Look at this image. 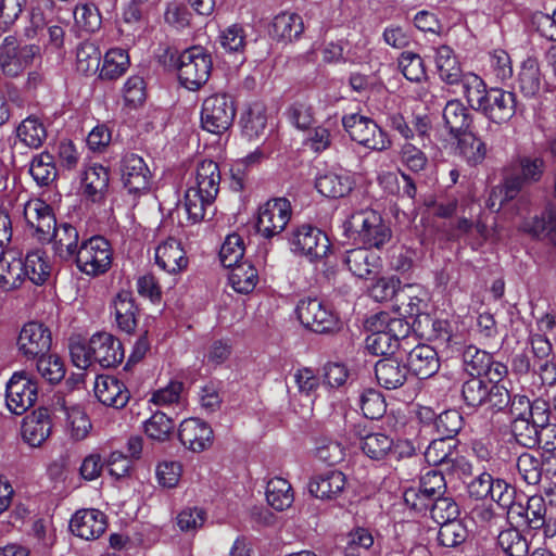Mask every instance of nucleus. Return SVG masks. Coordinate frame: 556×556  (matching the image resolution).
Listing matches in <instances>:
<instances>
[{
  "instance_id": "obj_8",
  "label": "nucleus",
  "mask_w": 556,
  "mask_h": 556,
  "mask_svg": "<svg viewBox=\"0 0 556 556\" xmlns=\"http://www.w3.org/2000/svg\"><path fill=\"white\" fill-rule=\"evenodd\" d=\"M295 313L305 328L317 333L332 332L339 325V318L331 306L317 298L301 299Z\"/></svg>"
},
{
  "instance_id": "obj_25",
  "label": "nucleus",
  "mask_w": 556,
  "mask_h": 556,
  "mask_svg": "<svg viewBox=\"0 0 556 556\" xmlns=\"http://www.w3.org/2000/svg\"><path fill=\"white\" fill-rule=\"evenodd\" d=\"M346 477L339 470H328L311 478L308 492L319 500H334L345 489Z\"/></svg>"
},
{
  "instance_id": "obj_48",
  "label": "nucleus",
  "mask_w": 556,
  "mask_h": 556,
  "mask_svg": "<svg viewBox=\"0 0 556 556\" xmlns=\"http://www.w3.org/2000/svg\"><path fill=\"white\" fill-rule=\"evenodd\" d=\"M101 51L91 41H83L76 49L77 71L85 75L96 74L100 68Z\"/></svg>"
},
{
  "instance_id": "obj_61",
  "label": "nucleus",
  "mask_w": 556,
  "mask_h": 556,
  "mask_svg": "<svg viewBox=\"0 0 556 556\" xmlns=\"http://www.w3.org/2000/svg\"><path fill=\"white\" fill-rule=\"evenodd\" d=\"M491 354L475 345H467L463 351V364L469 377H481L490 364Z\"/></svg>"
},
{
  "instance_id": "obj_37",
  "label": "nucleus",
  "mask_w": 556,
  "mask_h": 556,
  "mask_svg": "<svg viewBox=\"0 0 556 556\" xmlns=\"http://www.w3.org/2000/svg\"><path fill=\"white\" fill-rule=\"evenodd\" d=\"M366 327L371 333L366 338V349L374 355H393L399 350L396 343L381 327L369 318Z\"/></svg>"
},
{
  "instance_id": "obj_10",
  "label": "nucleus",
  "mask_w": 556,
  "mask_h": 556,
  "mask_svg": "<svg viewBox=\"0 0 556 556\" xmlns=\"http://www.w3.org/2000/svg\"><path fill=\"white\" fill-rule=\"evenodd\" d=\"M291 218V204L286 198L268 200L260 206L256 230L270 239L282 232Z\"/></svg>"
},
{
  "instance_id": "obj_18",
  "label": "nucleus",
  "mask_w": 556,
  "mask_h": 556,
  "mask_svg": "<svg viewBox=\"0 0 556 556\" xmlns=\"http://www.w3.org/2000/svg\"><path fill=\"white\" fill-rule=\"evenodd\" d=\"M124 187L130 193L147 191L150 188L151 173L143 159L137 154H126L121 161Z\"/></svg>"
},
{
  "instance_id": "obj_2",
  "label": "nucleus",
  "mask_w": 556,
  "mask_h": 556,
  "mask_svg": "<svg viewBox=\"0 0 556 556\" xmlns=\"http://www.w3.org/2000/svg\"><path fill=\"white\" fill-rule=\"evenodd\" d=\"M345 231L356 233V240L368 249L381 250L392 239V230L380 214L361 211L344 223Z\"/></svg>"
},
{
  "instance_id": "obj_6",
  "label": "nucleus",
  "mask_w": 556,
  "mask_h": 556,
  "mask_svg": "<svg viewBox=\"0 0 556 556\" xmlns=\"http://www.w3.org/2000/svg\"><path fill=\"white\" fill-rule=\"evenodd\" d=\"M445 493L446 481L443 472L432 469L420 477L417 488L406 489L403 498L407 506L422 514L428 511L432 503Z\"/></svg>"
},
{
  "instance_id": "obj_59",
  "label": "nucleus",
  "mask_w": 556,
  "mask_h": 556,
  "mask_svg": "<svg viewBox=\"0 0 556 556\" xmlns=\"http://www.w3.org/2000/svg\"><path fill=\"white\" fill-rule=\"evenodd\" d=\"M242 131L249 139L260 138L266 128L267 118L265 110L260 104H254L249 108L245 115L241 118Z\"/></svg>"
},
{
  "instance_id": "obj_12",
  "label": "nucleus",
  "mask_w": 556,
  "mask_h": 556,
  "mask_svg": "<svg viewBox=\"0 0 556 556\" xmlns=\"http://www.w3.org/2000/svg\"><path fill=\"white\" fill-rule=\"evenodd\" d=\"M290 243L295 252L311 261L325 257L330 250L327 235L317 227L306 224L292 231Z\"/></svg>"
},
{
  "instance_id": "obj_42",
  "label": "nucleus",
  "mask_w": 556,
  "mask_h": 556,
  "mask_svg": "<svg viewBox=\"0 0 556 556\" xmlns=\"http://www.w3.org/2000/svg\"><path fill=\"white\" fill-rule=\"evenodd\" d=\"M267 503L276 510H283L293 503V491L291 484L283 478L275 477L267 482Z\"/></svg>"
},
{
  "instance_id": "obj_34",
  "label": "nucleus",
  "mask_w": 556,
  "mask_h": 556,
  "mask_svg": "<svg viewBox=\"0 0 556 556\" xmlns=\"http://www.w3.org/2000/svg\"><path fill=\"white\" fill-rule=\"evenodd\" d=\"M303 30L304 23L299 14L282 12L274 17L269 34L278 41L290 42L298 39Z\"/></svg>"
},
{
  "instance_id": "obj_24",
  "label": "nucleus",
  "mask_w": 556,
  "mask_h": 556,
  "mask_svg": "<svg viewBox=\"0 0 556 556\" xmlns=\"http://www.w3.org/2000/svg\"><path fill=\"white\" fill-rule=\"evenodd\" d=\"M97 399L106 406L123 408L130 399V392L117 378L113 376H98L94 383Z\"/></svg>"
},
{
  "instance_id": "obj_20",
  "label": "nucleus",
  "mask_w": 556,
  "mask_h": 556,
  "mask_svg": "<svg viewBox=\"0 0 556 556\" xmlns=\"http://www.w3.org/2000/svg\"><path fill=\"white\" fill-rule=\"evenodd\" d=\"M527 526L534 531H542L544 538L552 539L556 535V519L548 514L545 497L532 495L526 505Z\"/></svg>"
},
{
  "instance_id": "obj_7",
  "label": "nucleus",
  "mask_w": 556,
  "mask_h": 556,
  "mask_svg": "<svg viewBox=\"0 0 556 556\" xmlns=\"http://www.w3.org/2000/svg\"><path fill=\"white\" fill-rule=\"evenodd\" d=\"M342 125L351 139L365 148L384 151L391 147L388 134L369 117L361 114L345 115Z\"/></svg>"
},
{
  "instance_id": "obj_13",
  "label": "nucleus",
  "mask_w": 556,
  "mask_h": 556,
  "mask_svg": "<svg viewBox=\"0 0 556 556\" xmlns=\"http://www.w3.org/2000/svg\"><path fill=\"white\" fill-rule=\"evenodd\" d=\"M24 217L41 243L52 242L59 227L52 207L41 200L29 201L24 207Z\"/></svg>"
},
{
  "instance_id": "obj_43",
  "label": "nucleus",
  "mask_w": 556,
  "mask_h": 556,
  "mask_svg": "<svg viewBox=\"0 0 556 556\" xmlns=\"http://www.w3.org/2000/svg\"><path fill=\"white\" fill-rule=\"evenodd\" d=\"M129 64V55L125 50L111 49L104 55L99 77L104 80H115L125 74Z\"/></svg>"
},
{
  "instance_id": "obj_33",
  "label": "nucleus",
  "mask_w": 556,
  "mask_h": 556,
  "mask_svg": "<svg viewBox=\"0 0 556 556\" xmlns=\"http://www.w3.org/2000/svg\"><path fill=\"white\" fill-rule=\"evenodd\" d=\"M55 254L64 261H73L79 251V232L70 223H61L53 235Z\"/></svg>"
},
{
  "instance_id": "obj_47",
  "label": "nucleus",
  "mask_w": 556,
  "mask_h": 556,
  "mask_svg": "<svg viewBox=\"0 0 556 556\" xmlns=\"http://www.w3.org/2000/svg\"><path fill=\"white\" fill-rule=\"evenodd\" d=\"M542 86V74L536 61L528 59L518 74V87L525 97H534Z\"/></svg>"
},
{
  "instance_id": "obj_44",
  "label": "nucleus",
  "mask_w": 556,
  "mask_h": 556,
  "mask_svg": "<svg viewBox=\"0 0 556 556\" xmlns=\"http://www.w3.org/2000/svg\"><path fill=\"white\" fill-rule=\"evenodd\" d=\"M458 85L462 86L463 96L466 98L469 106L480 112L489 93L484 81L473 73H466Z\"/></svg>"
},
{
  "instance_id": "obj_51",
  "label": "nucleus",
  "mask_w": 556,
  "mask_h": 556,
  "mask_svg": "<svg viewBox=\"0 0 556 556\" xmlns=\"http://www.w3.org/2000/svg\"><path fill=\"white\" fill-rule=\"evenodd\" d=\"M29 173L39 186H49L58 175L53 155L49 152H42L34 156Z\"/></svg>"
},
{
  "instance_id": "obj_38",
  "label": "nucleus",
  "mask_w": 556,
  "mask_h": 556,
  "mask_svg": "<svg viewBox=\"0 0 556 556\" xmlns=\"http://www.w3.org/2000/svg\"><path fill=\"white\" fill-rule=\"evenodd\" d=\"M22 258L14 256H0V289L3 292H10L18 289L25 280Z\"/></svg>"
},
{
  "instance_id": "obj_63",
  "label": "nucleus",
  "mask_w": 556,
  "mask_h": 556,
  "mask_svg": "<svg viewBox=\"0 0 556 556\" xmlns=\"http://www.w3.org/2000/svg\"><path fill=\"white\" fill-rule=\"evenodd\" d=\"M213 201H208L205 197L200 195L193 189H187L184 199V206L188 215V219L192 224L200 223L205 219L207 210L213 205Z\"/></svg>"
},
{
  "instance_id": "obj_5",
  "label": "nucleus",
  "mask_w": 556,
  "mask_h": 556,
  "mask_svg": "<svg viewBox=\"0 0 556 556\" xmlns=\"http://www.w3.org/2000/svg\"><path fill=\"white\" fill-rule=\"evenodd\" d=\"M77 268L89 276L106 273L112 265V249L110 242L101 236L83 240L79 251L73 260Z\"/></svg>"
},
{
  "instance_id": "obj_15",
  "label": "nucleus",
  "mask_w": 556,
  "mask_h": 556,
  "mask_svg": "<svg viewBox=\"0 0 556 556\" xmlns=\"http://www.w3.org/2000/svg\"><path fill=\"white\" fill-rule=\"evenodd\" d=\"M458 441H450L438 437L433 439L425 451L426 462L433 467H442L447 472H453L458 466L466 472L471 468L463 457H456V447Z\"/></svg>"
},
{
  "instance_id": "obj_50",
  "label": "nucleus",
  "mask_w": 556,
  "mask_h": 556,
  "mask_svg": "<svg viewBox=\"0 0 556 556\" xmlns=\"http://www.w3.org/2000/svg\"><path fill=\"white\" fill-rule=\"evenodd\" d=\"M433 427L439 437L450 441L455 438L464 427L463 415L456 409H447L433 419Z\"/></svg>"
},
{
  "instance_id": "obj_57",
  "label": "nucleus",
  "mask_w": 556,
  "mask_h": 556,
  "mask_svg": "<svg viewBox=\"0 0 556 556\" xmlns=\"http://www.w3.org/2000/svg\"><path fill=\"white\" fill-rule=\"evenodd\" d=\"M175 421L164 412H155L146 422L144 432L153 440L163 442L170 438Z\"/></svg>"
},
{
  "instance_id": "obj_54",
  "label": "nucleus",
  "mask_w": 556,
  "mask_h": 556,
  "mask_svg": "<svg viewBox=\"0 0 556 556\" xmlns=\"http://www.w3.org/2000/svg\"><path fill=\"white\" fill-rule=\"evenodd\" d=\"M517 469L527 484L536 485L540 483L543 472H545L543 456L538 458L530 453H522L517 458Z\"/></svg>"
},
{
  "instance_id": "obj_35",
  "label": "nucleus",
  "mask_w": 556,
  "mask_h": 556,
  "mask_svg": "<svg viewBox=\"0 0 556 556\" xmlns=\"http://www.w3.org/2000/svg\"><path fill=\"white\" fill-rule=\"evenodd\" d=\"M435 65L440 78L447 85H458L465 77L460 64L448 46H440L437 49Z\"/></svg>"
},
{
  "instance_id": "obj_11",
  "label": "nucleus",
  "mask_w": 556,
  "mask_h": 556,
  "mask_svg": "<svg viewBox=\"0 0 556 556\" xmlns=\"http://www.w3.org/2000/svg\"><path fill=\"white\" fill-rule=\"evenodd\" d=\"M37 384L26 371L12 375L7 383V406L15 415L24 414L37 400Z\"/></svg>"
},
{
  "instance_id": "obj_27",
  "label": "nucleus",
  "mask_w": 556,
  "mask_h": 556,
  "mask_svg": "<svg viewBox=\"0 0 556 556\" xmlns=\"http://www.w3.org/2000/svg\"><path fill=\"white\" fill-rule=\"evenodd\" d=\"M442 116L444 127L453 138H459L462 135L470 131L473 117L469 109L460 100L452 99L447 101Z\"/></svg>"
},
{
  "instance_id": "obj_49",
  "label": "nucleus",
  "mask_w": 556,
  "mask_h": 556,
  "mask_svg": "<svg viewBox=\"0 0 556 556\" xmlns=\"http://www.w3.org/2000/svg\"><path fill=\"white\" fill-rule=\"evenodd\" d=\"M359 435L362 451L371 459H383L392 451L393 440L384 433H359Z\"/></svg>"
},
{
  "instance_id": "obj_17",
  "label": "nucleus",
  "mask_w": 556,
  "mask_h": 556,
  "mask_svg": "<svg viewBox=\"0 0 556 556\" xmlns=\"http://www.w3.org/2000/svg\"><path fill=\"white\" fill-rule=\"evenodd\" d=\"M480 112L496 124L506 123L517 112L516 94L501 88H491Z\"/></svg>"
},
{
  "instance_id": "obj_58",
  "label": "nucleus",
  "mask_w": 556,
  "mask_h": 556,
  "mask_svg": "<svg viewBox=\"0 0 556 556\" xmlns=\"http://www.w3.org/2000/svg\"><path fill=\"white\" fill-rule=\"evenodd\" d=\"M424 319L427 325L431 326V333H429L430 339L446 343V346L453 350H462L460 337L453 334L452 325L448 320L431 319L429 315H424Z\"/></svg>"
},
{
  "instance_id": "obj_4",
  "label": "nucleus",
  "mask_w": 556,
  "mask_h": 556,
  "mask_svg": "<svg viewBox=\"0 0 556 556\" xmlns=\"http://www.w3.org/2000/svg\"><path fill=\"white\" fill-rule=\"evenodd\" d=\"M235 116V101L229 94L214 93L203 100L200 114L203 130L222 135L230 128Z\"/></svg>"
},
{
  "instance_id": "obj_30",
  "label": "nucleus",
  "mask_w": 556,
  "mask_h": 556,
  "mask_svg": "<svg viewBox=\"0 0 556 556\" xmlns=\"http://www.w3.org/2000/svg\"><path fill=\"white\" fill-rule=\"evenodd\" d=\"M407 364H403L394 357H384L375 365V375L378 383L388 389L401 388L409 375Z\"/></svg>"
},
{
  "instance_id": "obj_3",
  "label": "nucleus",
  "mask_w": 556,
  "mask_h": 556,
  "mask_svg": "<svg viewBox=\"0 0 556 556\" xmlns=\"http://www.w3.org/2000/svg\"><path fill=\"white\" fill-rule=\"evenodd\" d=\"M212 67V55L202 46H192L177 58L179 81L189 90L201 88L208 80Z\"/></svg>"
},
{
  "instance_id": "obj_19",
  "label": "nucleus",
  "mask_w": 556,
  "mask_h": 556,
  "mask_svg": "<svg viewBox=\"0 0 556 556\" xmlns=\"http://www.w3.org/2000/svg\"><path fill=\"white\" fill-rule=\"evenodd\" d=\"M178 439L189 451L200 453L212 445L213 430L207 422L199 418H188L179 426Z\"/></svg>"
},
{
  "instance_id": "obj_26",
  "label": "nucleus",
  "mask_w": 556,
  "mask_h": 556,
  "mask_svg": "<svg viewBox=\"0 0 556 556\" xmlns=\"http://www.w3.org/2000/svg\"><path fill=\"white\" fill-rule=\"evenodd\" d=\"M52 429L49 409L40 407L26 416L22 424V437L30 446L41 445Z\"/></svg>"
},
{
  "instance_id": "obj_22",
  "label": "nucleus",
  "mask_w": 556,
  "mask_h": 556,
  "mask_svg": "<svg viewBox=\"0 0 556 556\" xmlns=\"http://www.w3.org/2000/svg\"><path fill=\"white\" fill-rule=\"evenodd\" d=\"M70 529L81 539H98L106 529L105 515L98 509L77 510L70 521Z\"/></svg>"
},
{
  "instance_id": "obj_1",
  "label": "nucleus",
  "mask_w": 556,
  "mask_h": 556,
  "mask_svg": "<svg viewBox=\"0 0 556 556\" xmlns=\"http://www.w3.org/2000/svg\"><path fill=\"white\" fill-rule=\"evenodd\" d=\"M546 169L545 160L534 155H519L504 170L503 181L491 191V198L501 195L500 206L514 200L523 188L542 180Z\"/></svg>"
},
{
  "instance_id": "obj_28",
  "label": "nucleus",
  "mask_w": 556,
  "mask_h": 556,
  "mask_svg": "<svg viewBox=\"0 0 556 556\" xmlns=\"http://www.w3.org/2000/svg\"><path fill=\"white\" fill-rule=\"evenodd\" d=\"M155 262L169 274H177L188 266V258L180 241L173 237H169L156 248Z\"/></svg>"
},
{
  "instance_id": "obj_16",
  "label": "nucleus",
  "mask_w": 556,
  "mask_h": 556,
  "mask_svg": "<svg viewBox=\"0 0 556 556\" xmlns=\"http://www.w3.org/2000/svg\"><path fill=\"white\" fill-rule=\"evenodd\" d=\"M93 363L103 368L116 367L124 359L122 342L109 332H97L90 338Z\"/></svg>"
},
{
  "instance_id": "obj_21",
  "label": "nucleus",
  "mask_w": 556,
  "mask_h": 556,
  "mask_svg": "<svg viewBox=\"0 0 556 556\" xmlns=\"http://www.w3.org/2000/svg\"><path fill=\"white\" fill-rule=\"evenodd\" d=\"M343 263L355 277L361 279L376 276L381 267L380 256L363 245L345 251Z\"/></svg>"
},
{
  "instance_id": "obj_64",
  "label": "nucleus",
  "mask_w": 556,
  "mask_h": 556,
  "mask_svg": "<svg viewBox=\"0 0 556 556\" xmlns=\"http://www.w3.org/2000/svg\"><path fill=\"white\" fill-rule=\"evenodd\" d=\"M361 409L368 419L381 418L387 409L383 395L376 389H366L359 396Z\"/></svg>"
},
{
  "instance_id": "obj_14",
  "label": "nucleus",
  "mask_w": 556,
  "mask_h": 556,
  "mask_svg": "<svg viewBox=\"0 0 556 556\" xmlns=\"http://www.w3.org/2000/svg\"><path fill=\"white\" fill-rule=\"evenodd\" d=\"M52 344L50 330L40 323L30 321L22 328L17 338L20 353L27 359L48 354Z\"/></svg>"
},
{
  "instance_id": "obj_56",
  "label": "nucleus",
  "mask_w": 556,
  "mask_h": 556,
  "mask_svg": "<svg viewBox=\"0 0 556 556\" xmlns=\"http://www.w3.org/2000/svg\"><path fill=\"white\" fill-rule=\"evenodd\" d=\"M468 530L460 519L440 525L438 542L441 546L455 548L466 542Z\"/></svg>"
},
{
  "instance_id": "obj_55",
  "label": "nucleus",
  "mask_w": 556,
  "mask_h": 556,
  "mask_svg": "<svg viewBox=\"0 0 556 556\" xmlns=\"http://www.w3.org/2000/svg\"><path fill=\"white\" fill-rule=\"evenodd\" d=\"M497 542L508 556H528L529 554V542L517 528L501 531Z\"/></svg>"
},
{
  "instance_id": "obj_31",
  "label": "nucleus",
  "mask_w": 556,
  "mask_h": 556,
  "mask_svg": "<svg viewBox=\"0 0 556 556\" xmlns=\"http://www.w3.org/2000/svg\"><path fill=\"white\" fill-rule=\"evenodd\" d=\"M409 371L420 379L433 376L440 368L437 351L428 344H418L407 355Z\"/></svg>"
},
{
  "instance_id": "obj_36",
  "label": "nucleus",
  "mask_w": 556,
  "mask_h": 556,
  "mask_svg": "<svg viewBox=\"0 0 556 556\" xmlns=\"http://www.w3.org/2000/svg\"><path fill=\"white\" fill-rule=\"evenodd\" d=\"M490 381H485L481 377H468L460 387V397L465 406L469 409L477 410L486 405Z\"/></svg>"
},
{
  "instance_id": "obj_46",
  "label": "nucleus",
  "mask_w": 556,
  "mask_h": 556,
  "mask_svg": "<svg viewBox=\"0 0 556 556\" xmlns=\"http://www.w3.org/2000/svg\"><path fill=\"white\" fill-rule=\"evenodd\" d=\"M457 139V148L466 162L476 166L481 164L486 156V144L471 131L462 135Z\"/></svg>"
},
{
  "instance_id": "obj_60",
  "label": "nucleus",
  "mask_w": 556,
  "mask_h": 556,
  "mask_svg": "<svg viewBox=\"0 0 556 556\" xmlns=\"http://www.w3.org/2000/svg\"><path fill=\"white\" fill-rule=\"evenodd\" d=\"M431 518L439 525L459 519L460 508L451 495H441L428 509Z\"/></svg>"
},
{
  "instance_id": "obj_40",
  "label": "nucleus",
  "mask_w": 556,
  "mask_h": 556,
  "mask_svg": "<svg viewBox=\"0 0 556 556\" xmlns=\"http://www.w3.org/2000/svg\"><path fill=\"white\" fill-rule=\"evenodd\" d=\"M523 230L533 238H548L551 242H556V206H548L541 216H535L523 226Z\"/></svg>"
},
{
  "instance_id": "obj_45",
  "label": "nucleus",
  "mask_w": 556,
  "mask_h": 556,
  "mask_svg": "<svg viewBox=\"0 0 556 556\" xmlns=\"http://www.w3.org/2000/svg\"><path fill=\"white\" fill-rule=\"evenodd\" d=\"M229 282L238 293L248 294L254 290L258 281L256 268L250 263L231 266Z\"/></svg>"
},
{
  "instance_id": "obj_53",
  "label": "nucleus",
  "mask_w": 556,
  "mask_h": 556,
  "mask_svg": "<svg viewBox=\"0 0 556 556\" xmlns=\"http://www.w3.org/2000/svg\"><path fill=\"white\" fill-rule=\"evenodd\" d=\"M16 134L25 146L34 149L39 148L47 138V130L43 124L33 116L25 118L18 125Z\"/></svg>"
},
{
  "instance_id": "obj_62",
  "label": "nucleus",
  "mask_w": 556,
  "mask_h": 556,
  "mask_svg": "<svg viewBox=\"0 0 556 556\" xmlns=\"http://www.w3.org/2000/svg\"><path fill=\"white\" fill-rule=\"evenodd\" d=\"M37 370L41 377L51 384L59 383L65 376V366L61 357L54 354H45L36 359Z\"/></svg>"
},
{
  "instance_id": "obj_29",
  "label": "nucleus",
  "mask_w": 556,
  "mask_h": 556,
  "mask_svg": "<svg viewBox=\"0 0 556 556\" xmlns=\"http://www.w3.org/2000/svg\"><path fill=\"white\" fill-rule=\"evenodd\" d=\"M112 307L117 327L126 333H132L137 327L139 314L132 292L121 290L114 296Z\"/></svg>"
},
{
  "instance_id": "obj_9",
  "label": "nucleus",
  "mask_w": 556,
  "mask_h": 556,
  "mask_svg": "<svg viewBox=\"0 0 556 556\" xmlns=\"http://www.w3.org/2000/svg\"><path fill=\"white\" fill-rule=\"evenodd\" d=\"M40 54L37 45L20 47L14 36L4 38L0 46V67L8 77H17Z\"/></svg>"
},
{
  "instance_id": "obj_23",
  "label": "nucleus",
  "mask_w": 556,
  "mask_h": 556,
  "mask_svg": "<svg viewBox=\"0 0 556 556\" xmlns=\"http://www.w3.org/2000/svg\"><path fill=\"white\" fill-rule=\"evenodd\" d=\"M531 357L538 364L539 379L542 386H553L556 382V365L549 358L552 344L542 334H533L530 338Z\"/></svg>"
},
{
  "instance_id": "obj_39",
  "label": "nucleus",
  "mask_w": 556,
  "mask_h": 556,
  "mask_svg": "<svg viewBox=\"0 0 556 556\" xmlns=\"http://www.w3.org/2000/svg\"><path fill=\"white\" fill-rule=\"evenodd\" d=\"M316 188L327 198L339 199L352 191L353 182L348 175L327 173L317 178Z\"/></svg>"
},
{
  "instance_id": "obj_32",
  "label": "nucleus",
  "mask_w": 556,
  "mask_h": 556,
  "mask_svg": "<svg viewBox=\"0 0 556 556\" xmlns=\"http://www.w3.org/2000/svg\"><path fill=\"white\" fill-rule=\"evenodd\" d=\"M195 187H190L208 201H215L219 190L220 173L217 163L203 161L197 168Z\"/></svg>"
},
{
  "instance_id": "obj_41",
  "label": "nucleus",
  "mask_w": 556,
  "mask_h": 556,
  "mask_svg": "<svg viewBox=\"0 0 556 556\" xmlns=\"http://www.w3.org/2000/svg\"><path fill=\"white\" fill-rule=\"evenodd\" d=\"M109 172L102 165H93L85 170L83 177L84 191L93 202L103 198L109 187Z\"/></svg>"
},
{
  "instance_id": "obj_52",
  "label": "nucleus",
  "mask_w": 556,
  "mask_h": 556,
  "mask_svg": "<svg viewBox=\"0 0 556 556\" xmlns=\"http://www.w3.org/2000/svg\"><path fill=\"white\" fill-rule=\"evenodd\" d=\"M22 265L24 267L23 271H25V279L28 278L37 286L45 283L50 276V266L40 251L27 253L25 260H22Z\"/></svg>"
}]
</instances>
